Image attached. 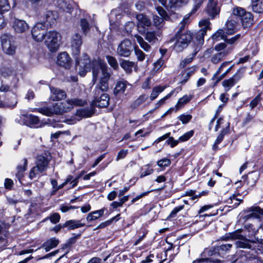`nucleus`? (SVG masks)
I'll list each match as a JSON object with an SVG mask.
<instances>
[{
  "instance_id": "45",
  "label": "nucleus",
  "mask_w": 263,
  "mask_h": 263,
  "mask_svg": "<svg viewBox=\"0 0 263 263\" xmlns=\"http://www.w3.org/2000/svg\"><path fill=\"white\" fill-rule=\"evenodd\" d=\"M62 114L69 111L72 109V106L70 102H69V99L67 100L65 102H60Z\"/></svg>"
},
{
  "instance_id": "37",
  "label": "nucleus",
  "mask_w": 263,
  "mask_h": 263,
  "mask_svg": "<svg viewBox=\"0 0 263 263\" xmlns=\"http://www.w3.org/2000/svg\"><path fill=\"white\" fill-rule=\"evenodd\" d=\"M80 26L85 35H87L90 31V26L89 22L85 18L80 20Z\"/></svg>"
},
{
  "instance_id": "5",
  "label": "nucleus",
  "mask_w": 263,
  "mask_h": 263,
  "mask_svg": "<svg viewBox=\"0 0 263 263\" xmlns=\"http://www.w3.org/2000/svg\"><path fill=\"white\" fill-rule=\"evenodd\" d=\"M1 45L3 52L10 55L15 53L16 45L15 37L9 33L3 34L1 36Z\"/></svg>"
},
{
  "instance_id": "29",
  "label": "nucleus",
  "mask_w": 263,
  "mask_h": 263,
  "mask_svg": "<svg viewBox=\"0 0 263 263\" xmlns=\"http://www.w3.org/2000/svg\"><path fill=\"white\" fill-rule=\"evenodd\" d=\"M227 126L225 128H223L220 132V133L217 136L213 145V149L216 150L218 149V145L223 140L224 136L228 133L229 129L230 124L227 123Z\"/></svg>"
},
{
  "instance_id": "25",
  "label": "nucleus",
  "mask_w": 263,
  "mask_h": 263,
  "mask_svg": "<svg viewBox=\"0 0 263 263\" xmlns=\"http://www.w3.org/2000/svg\"><path fill=\"white\" fill-rule=\"evenodd\" d=\"M21 118L25 121L24 124L27 125H37L40 122L39 118L32 114L22 115Z\"/></svg>"
},
{
  "instance_id": "49",
  "label": "nucleus",
  "mask_w": 263,
  "mask_h": 263,
  "mask_svg": "<svg viewBox=\"0 0 263 263\" xmlns=\"http://www.w3.org/2000/svg\"><path fill=\"white\" fill-rule=\"evenodd\" d=\"M220 260L212 258H200L194 260L193 263H219Z\"/></svg>"
},
{
  "instance_id": "3",
  "label": "nucleus",
  "mask_w": 263,
  "mask_h": 263,
  "mask_svg": "<svg viewBox=\"0 0 263 263\" xmlns=\"http://www.w3.org/2000/svg\"><path fill=\"white\" fill-rule=\"evenodd\" d=\"M49 160L47 156L39 155L37 157L35 161V166L33 167L29 173V177L32 180L40 177L41 174L46 171L47 169Z\"/></svg>"
},
{
  "instance_id": "60",
  "label": "nucleus",
  "mask_w": 263,
  "mask_h": 263,
  "mask_svg": "<svg viewBox=\"0 0 263 263\" xmlns=\"http://www.w3.org/2000/svg\"><path fill=\"white\" fill-rule=\"evenodd\" d=\"M204 1V0H194V5L190 14L195 13L201 7Z\"/></svg>"
},
{
  "instance_id": "43",
  "label": "nucleus",
  "mask_w": 263,
  "mask_h": 263,
  "mask_svg": "<svg viewBox=\"0 0 263 263\" xmlns=\"http://www.w3.org/2000/svg\"><path fill=\"white\" fill-rule=\"evenodd\" d=\"M164 89L165 87L161 86H157L154 87L150 96V99L151 100H154L155 99L158 97L159 94L162 92Z\"/></svg>"
},
{
  "instance_id": "38",
  "label": "nucleus",
  "mask_w": 263,
  "mask_h": 263,
  "mask_svg": "<svg viewBox=\"0 0 263 263\" xmlns=\"http://www.w3.org/2000/svg\"><path fill=\"white\" fill-rule=\"evenodd\" d=\"M229 52L228 51H224L217 53L213 55L211 58V62L214 64H217Z\"/></svg>"
},
{
  "instance_id": "13",
  "label": "nucleus",
  "mask_w": 263,
  "mask_h": 263,
  "mask_svg": "<svg viewBox=\"0 0 263 263\" xmlns=\"http://www.w3.org/2000/svg\"><path fill=\"white\" fill-rule=\"evenodd\" d=\"M133 51L132 44L129 40H124L118 45L117 53L120 57H128Z\"/></svg>"
},
{
  "instance_id": "40",
  "label": "nucleus",
  "mask_w": 263,
  "mask_h": 263,
  "mask_svg": "<svg viewBox=\"0 0 263 263\" xmlns=\"http://www.w3.org/2000/svg\"><path fill=\"white\" fill-rule=\"evenodd\" d=\"M147 99V97L145 95H142L139 97L138 99L135 100L130 105L132 109H136L141 104L145 102Z\"/></svg>"
},
{
  "instance_id": "4",
  "label": "nucleus",
  "mask_w": 263,
  "mask_h": 263,
  "mask_svg": "<svg viewBox=\"0 0 263 263\" xmlns=\"http://www.w3.org/2000/svg\"><path fill=\"white\" fill-rule=\"evenodd\" d=\"M192 39V35L190 31L181 34H179V31L177 32L173 39V41H176L174 46V50L177 52H181L188 46Z\"/></svg>"
},
{
  "instance_id": "26",
  "label": "nucleus",
  "mask_w": 263,
  "mask_h": 263,
  "mask_svg": "<svg viewBox=\"0 0 263 263\" xmlns=\"http://www.w3.org/2000/svg\"><path fill=\"white\" fill-rule=\"evenodd\" d=\"M82 220H69L64 223V226L69 230H74L85 226V223L81 222Z\"/></svg>"
},
{
  "instance_id": "54",
  "label": "nucleus",
  "mask_w": 263,
  "mask_h": 263,
  "mask_svg": "<svg viewBox=\"0 0 263 263\" xmlns=\"http://www.w3.org/2000/svg\"><path fill=\"white\" fill-rule=\"evenodd\" d=\"M231 62L228 61V62H224L222 63L220 67L218 68V70L216 71V72L214 73L212 77V79L213 80H215L217 78V77L220 74V73L223 70V69L227 67L230 64Z\"/></svg>"
},
{
  "instance_id": "27",
  "label": "nucleus",
  "mask_w": 263,
  "mask_h": 263,
  "mask_svg": "<svg viewBox=\"0 0 263 263\" xmlns=\"http://www.w3.org/2000/svg\"><path fill=\"white\" fill-rule=\"evenodd\" d=\"M27 163V160L24 158L23 159L22 163L18 164L16 167L17 172L15 176L20 182L24 176V172L26 170Z\"/></svg>"
},
{
  "instance_id": "64",
  "label": "nucleus",
  "mask_w": 263,
  "mask_h": 263,
  "mask_svg": "<svg viewBox=\"0 0 263 263\" xmlns=\"http://www.w3.org/2000/svg\"><path fill=\"white\" fill-rule=\"evenodd\" d=\"M260 234L255 236L254 239L256 243H258L263 245V228L261 227H260Z\"/></svg>"
},
{
  "instance_id": "42",
  "label": "nucleus",
  "mask_w": 263,
  "mask_h": 263,
  "mask_svg": "<svg viewBox=\"0 0 263 263\" xmlns=\"http://www.w3.org/2000/svg\"><path fill=\"white\" fill-rule=\"evenodd\" d=\"M138 43L140 45L141 47L145 51H149L151 49L150 45L144 41L143 39L140 35H137L135 36Z\"/></svg>"
},
{
  "instance_id": "53",
  "label": "nucleus",
  "mask_w": 263,
  "mask_h": 263,
  "mask_svg": "<svg viewBox=\"0 0 263 263\" xmlns=\"http://www.w3.org/2000/svg\"><path fill=\"white\" fill-rule=\"evenodd\" d=\"M246 256L250 263H263V260L254 254H248Z\"/></svg>"
},
{
  "instance_id": "30",
  "label": "nucleus",
  "mask_w": 263,
  "mask_h": 263,
  "mask_svg": "<svg viewBox=\"0 0 263 263\" xmlns=\"http://www.w3.org/2000/svg\"><path fill=\"white\" fill-rule=\"evenodd\" d=\"M104 211L105 209L103 208L99 210L95 211L89 213L86 217L87 221L90 222L98 219L103 215Z\"/></svg>"
},
{
  "instance_id": "32",
  "label": "nucleus",
  "mask_w": 263,
  "mask_h": 263,
  "mask_svg": "<svg viewBox=\"0 0 263 263\" xmlns=\"http://www.w3.org/2000/svg\"><path fill=\"white\" fill-rule=\"evenodd\" d=\"M251 212L250 216L256 218L261 219L263 218V209L258 206L251 207L249 209Z\"/></svg>"
},
{
  "instance_id": "35",
  "label": "nucleus",
  "mask_w": 263,
  "mask_h": 263,
  "mask_svg": "<svg viewBox=\"0 0 263 263\" xmlns=\"http://www.w3.org/2000/svg\"><path fill=\"white\" fill-rule=\"evenodd\" d=\"M187 0H170L168 7L171 9H177L182 7L187 3Z\"/></svg>"
},
{
  "instance_id": "39",
  "label": "nucleus",
  "mask_w": 263,
  "mask_h": 263,
  "mask_svg": "<svg viewBox=\"0 0 263 263\" xmlns=\"http://www.w3.org/2000/svg\"><path fill=\"white\" fill-rule=\"evenodd\" d=\"M145 39L151 44H154L158 41L157 36H158V33H156L154 31L146 32Z\"/></svg>"
},
{
  "instance_id": "62",
  "label": "nucleus",
  "mask_w": 263,
  "mask_h": 263,
  "mask_svg": "<svg viewBox=\"0 0 263 263\" xmlns=\"http://www.w3.org/2000/svg\"><path fill=\"white\" fill-rule=\"evenodd\" d=\"M171 160L167 158H164L159 160L157 162V164L160 167L168 166L170 165Z\"/></svg>"
},
{
  "instance_id": "8",
  "label": "nucleus",
  "mask_w": 263,
  "mask_h": 263,
  "mask_svg": "<svg viewBox=\"0 0 263 263\" xmlns=\"http://www.w3.org/2000/svg\"><path fill=\"white\" fill-rule=\"evenodd\" d=\"M233 247V244L222 243L211 249H205L202 254L203 256L207 254L208 256H219L229 252Z\"/></svg>"
},
{
  "instance_id": "41",
  "label": "nucleus",
  "mask_w": 263,
  "mask_h": 263,
  "mask_svg": "<svg viewBox=\"0 0 263 263\" xmlns=\"http://www.w3.org/2000/svg\"><path fill=\"white\" fill-rule=\"evenodd\" d=\"M227 31L223 29H219L214 35L212 38L214 40L218 41L220 39L223 40L224 41L227 40Z\"/></svg>"
},
{
  "instance_id": "44",
  "label": "nucleus",
  "mask_w": 263,
  "mask_h": 263,
  "mask_svg": "<svg viewBox=\"0 0 263 263\" xmlns=\"http://www.w3.org/2000/svg\"><path fill=\"white\" fill-rule=\"evenodd\" d=\"M69 102L70 103L71 105L72 106V108H73V106H84L86 103L85 100L79 98H72L71 99H69Z\"/></svg>"
},
{
  "instance_id": "15",
  "label": "nucleus",
  "mask_w": 263,
  "mask_h": 263,
  "mask_svg": "<svg viewBox=\"0 0 263 263\" xmlns=\"http://www.w3.org/2000/svg\"><path fill=\"white\" fill-rule=\"evenodd\" d=\"M242 77V73L240 70H238L230 79L224 80L222 83V85L224 87V90L228 91Z\"/></svg>"
},
{
  "instance_id": "10",
  "label": "nucleus",
  "mask_w": 263,
  "mask_h": 263,
  "mask_svg": "<svg viewBox=\"0 0 263 263\" xmlns=\"http://www.w3.org/2000/svg\"><path fill=\"white\" fill-rule=\"evenodd\" d=\"M46 27L45 22L36 23L31 30L33 39L39 42L43 41L46 36Z\"/></svg>"
},
{
  "instance_id": "20",
  "label": "nucleus",
  "mask_w": 263,
  "mask_h": 263,
  "mask_svg": "<svg viewBox=\"0 0 263 263\" xmlns=\"http://www.w3.org/2000/svg\"><path fill=\"white\" fill-rule=\"evenodd\" d=\"M239 19L237 15L233 14L229 18L226 24L227 34L234 32L238 24Z\"/></svg>"
},
{
  "instance_id": "31",
  "label": "nucleus",
  "mask_w": 263,
  "mask_h": 263,
  "mask_svg": "<svg viewBox=\"0 0 263 263\" xmlns=\"http://www.w3.org/2000/svg\"><path fill=\"white\" fill-rule=\"evenodd\" d=\"M245 227L246 230L249 233L248 236H250L251 238H254L255 236H257V235H259L260 233V228L259 229H257L255 228L252 224L247 223Z\"/></svg>"
},
{
  "instance_id": "28",
  "label": "nucleus",
  "mask_w": 263,
  "mask_h": 263,
  "mask_svg": "<svg viewBox=\"0 0 263 263\" xmlns=\"http://www.w3.org/2000/svg\"><path fill=\"white\" fill-rule=\"evenodd\" d=\"M93 114V107L90 105L88 107L78 109L76 115L80 117H89Z\"/></svg>"
},
{
  "instance_id": "63",
  "label": "nucleus",
  "mask_w": 263,
  "mask_h": 263,
  "mask_svg": "<svg viewBox=\"0 0 263 263\" xmlns=\"http://www.w3.org/2000/svg\"><path fill=\"white\" fill-rule=\"evenodd\" d=\"M192 116L190 115H181L178 117L179 119L183 124L187 123L191 119Z\"/></svg>"
},
{
  "instance_id": "55",
  "label": "nucleus",
  "mask_w": 263,
  "mask_h": 263,
  "mask_svg": "<svg viewBox=\"0 0 263 263\" xmlns=\"http://www.w3.org/2000/svg\"><path fill=\"white\" fill-rule=\"evenodd\" d=\"M164 20H165L161 17H159L157 15L153 16L154 25L159 28L162 26Z\"/></svg>"
},
{
  "instance_id": "46",
  "label": "nucleus",
  "mask_w": 263,
  "mask_h": 263,
  "mask_svg": "<svg viewBox=\"0 0 263 263\" xmlns=\"http://www.w3.org/2000/svg\"><path fill=\"white\" fill-rule=\"evenodd\" d=\"M106 59L109 64V65L115 70H117L119 68L118 62L116 59L110 55H107Z\"/></svg>"
},
{
  "instance_id": "59",
  "label": "nucleus",
  "mask_w": 263,
  "mask_h": 263,
  "mask_svg": "<svg viewBox=\"0 0 263 263\" xmlns=\"http://www.w3.org/2000/svg\"><path fill=\"white\" fill-rule=\"evenodd\" d=\"M194 133V131L192 130L185 133L183 135L179 137V140L180 142H184L188 140L190 138H191L193 136Z\"/></svg>"
},
{
  "instance_id": "48",
  "label": "nucleus",
  "mask_w": 263,
  "mask_h": 263,
  "mask_svg": "<svg viewBox=\"0 0 263 263\" xmlns=\"http://www.w3.org/2000/svg\"><path fill=\"white\" fill-rule=\"evenodd\" d=\"M10 9L9 0H0V11L7 12Z\"/></svg>"
},
{
  "instance_id": "17",
  "label": "nucleus",
  "mask_w": 263,
  "mask_h": 263,
  "mask_svg": "<svg viewBox=\"0 0 263 263\" xmlns=\"http://www.w3.org/2000/svg\"><path fill=\"white\" fill-rule=\"evenodd\" d=\"M82 44V40L81 36L78 33L74 34L71 39V48L72 53L74 55H78L79 54Z\"/></svg>"
},
{
  "instance_id": "1",
  "label": "nucleus",
  "mask_w": 263,
  "mask_h": 263,
  "mask_svg": "<svg viewBox=\"0 0 263 263\" xmlns=\"http://www.w3.org/2000/svg\"><path fill=\"white\" fill-rule=\"evenodd\" d=\"M100 75V81L93 90L94 103L96 106L104 108L108 106L109 102V95L106 92L109 88L108 81L110 74L108 72V67L106 64L97 63L93 64V81L96 82Z\"/></svg>"
},
{
  "instance_id": "23",
  "label": "nucleus",
  "mask_w": 263,
  "mask_h": 263,
  "mask_svg": "<svg viewBox=\"0 0 263 263\" xmlns=\"http://www.w3.org/2000/svg\"><path fill=\"white\" fill-rule=\"evenodd\" d=\"M50 99L52 101H58L64 99L66 97L65 91L54 87H50Z\"/></svg>"
},
{
  "instance_id": "52",
  "label": "nucleus",
  "mask_w": 263,
  "mask_h": 263,
  "mask_svg": "<svg viewBox=\"0 0 263 263\" xmlns=\"http://www.w3.org/2000/svg\"><path fill=\"white\" fill-rule=\"evenodd\" d=\"M61 218L60 214L58 213H54L50 216L47 217L45 220L49 219L53 224H56L59 222Z\"/></svg>"
},
{
  "instance_id": "50",
  "label": "nucleus",
  "mask_w": 263,
  "mask_h": 263,
  "mask_svg": "<svg viewBox=\"0 0 263 263\" xmlns=\"http://www.w3.org/2000/svg\"><path fill=\"white\" fill-rule=\"evenodd\" d=\"M154 172V170L149 165H145L141 168L140 177L142 178L147 175L152 174Z\"/></svg>"
},
{
  "instance_id": "9",
  "label": "nucleus",
  "mask_w": 263,
  "mask_h": 263,
  "mask_svg": "<svg viewBox=\"0 0 263 263\" xmlns=\"http://www.w3.org/2000/svg\"><path fill=\"white\" fill-rule=\"evenodd\" d=\"M76 66L79 74L81 77L85 76L87 72L90 70V61L88 55L84 53L82 59L79 60L76 59Z\"/></svg>"
},
{
  "instance_id": "6",
  "label": "nucleus",
  "mask_w": 263,
  "mask_h": 263,
  "mask_svg": "<svg viewBox=\"0 0 263 263\" xmlns=\"http://www.w3.org/2000/svg\"><path fill=\"white\" fill-rule=\"evenodd\" d=\"M45 43L51 52H55L59 49L60 43V35L56 31L46 32L44 39Z\"/></svg>"
},
{
  "instance_id": "7",
  "label": "nucleus",
  "mask_w": 263,
  "mask_h": 263,
  "mask_svg": "<svg viewBox=\"0 0 263 263\" xmlns=\"http://www.w3.org/2000/svg\"><path fill=\"white\" fill-rule=\"evenodd\" d=\"M233 13L237 15L239 21L241 20L243 28L250 27L253 24V16L251 12H247L241 7H237L234 8Z\"/></svg>"
},
{
  "instance_id": "19",
  "label": "nucleus",
  "mask_w": 263,
  "mask_h": 263,
  "mask_svg": "<svg viewBox=\"0 0 263 263\" xmlns=\"http://www.w3.org/2000/svg\"><path fill=\"white\" fill-rule=\"evenodd\" d=\"M12 28L16 33H23L29 29V25L24 20L14 18L12 23Z\"/></svg>"
},
{
  "instance_id": "57",
  "label": "nucleus",
  "mask_w": 263,
  "mask_h": 263,
  "mask_svg": "<svg viewBox=\"0 0 263 263\" xmlns=\"http://www.w3.org/2000/svg\"><path fill=\"white\" fill-rule=\"evenodd\" d=\"M197 53V51H196L192 57H187L184 60H183L180 64V67L183 68L187 64H189L191 63L193 59V57L195 56L196 54Z\"/></svg>"
},
{
  "instance_id": "2",
  "label": "nucleus",
  "mask_w": 263,
  "mask_h": 263,
  "mask_svg": "<svg viewBox=\"0 0 263 263\" xmlns=\"http://www.w3.org/2000/svg\"><path fill=\"white\" fill-rule=\"evenodd\" d=\"M248 238L246 236H243L239 232H235L230 234L229 237L232 239H238V241L235 242L236 248L247 249L254 250L255 249L256 242L254 238H251L250 236H248ZM229 237H225L223 239L226 240Z\"/></svg>"
},
{
  "instance_id": "34",
  "label": "nucleus",
  "mask_w": 263,
  "mask_h": 263,
  "mask_svg": "<svg viewBox=\"0 0 263 263\" xmlns=\"http://www.w3.org/2000/svg\"><path fill=\"white\" fill-rule=\"evenodd\" d=\"M252 7L254 12L262 13L263 12V0H252Z\"/></svg>"
},
{
  "instance_id": "58",
  "label": "nucleus",
  "mask_w": 263,
  "mask_h": 263,
  "mask_svg": "<svg viewBox=\"0 0 263 263\" xmlns=\"http://www.w3.org/2000/svg\"><path fill=\"white\" fill-rule=\"evenodd\" d=\"M190 14H187L184 16L183 20L180 22L179 29L178 32L179 31V34L183 33L182 30L184 29L185 25L187 23Z\"/></svg>"
},
{
  "instance_id": "51",
  "label": "nucleus",
  "mask_w": 263,
  "mask_h": 263,
  "mask_svg": "<svg viewBox=\"0 0 263 263\" xmlns=\"http://www.w3.org/2000/svg\"><path fill=\"white\" fill-rule=\"evenodd\" d=\"M164 64V60L160 58L154 63L153 71L155 72L160 71L162 69V67Z\"/></svg>"
},
{
  "instance_id": "56",
  "label": "nucleus",
  "mask_w": 263,
  "mask_h": 263,
  "mask_svg": "<svg viewBox=\"0 0 263 263\" xmlns=\"http://www.w3.org/2000/svg\"><path fill=\"white\" fill-rule=\"evenodd\" d=\"M135 53L138 61H143L145 59V54L139 48L135 49Z\"/></svg>"
},
{
  "instance_id": "33",
  "label": "nucleus",
  "mask_w": 263,
  "mask_h": 263,
  "mask_svg": "<svg viewBox=\"0 0 263 263\" xmlns=\"http://www.w3.org/2000/svg\"><path fill=\"white\" fill-rule=\"evenodd\" d=\"M120 66L125 70L126 73H130L133 71L135 63L128 60H123L120 63Z\"/></svg>"
},
{
  "instance_id": "61",
  "label": "nucleus",
  "mask_w": 263,
  "mask_h": 263,
  "mask_svg": "<svg viewBox=\"0 0 263 263\" xmlns=\"http://www.w3.org/2000/svg\"><path fill=\"white\" fill-rule=\"evenodd\" d=\"M158 14L160 15V16L165 20H167L168 18V16L166 12V11L161 7H157L156 8Z\"/></svg>"
},
{
  "instance_id": "16",
  "label": "nucleus",
  "mask_w": 263,
  "mask_h": 263,
  "mask_svg": "<svg viewBox=\"0 0 263 263\" xmlns=\"http://www.w3.org/2000/svg\"><path fill=\"white\" fill-rule=\"evenodd\" d=\"M38 111L47 116H51L53 114H62L60 102L56 103L50 107H42L38 109Z\"/></svg>"
},
{
  "instance_id": "11",
  "label": "nucleus",
  "mask_w": 263,
  "mask_h": 263,
  "mask_svg": "<svg viewBox=\"0 0 263 263\" xmlns=\"http://www.w3.org/2000/svg\"><path fill=\"white\" fill-rule=\"evenodd\" d=\"M137 28L141 34H145L151 26V21L146 15L142 13L136 15Z\"/></svg>"
},
{
  "instance_id": "47",
  "label": "nucleus",
  "mask_w": 263,
  "mask_h": 263,
  "mask_svg": "<svg viewBox=\"0 0 263 263\" xmlns=\"http://www.w3.org/2000/svg\"><path fill=\"white\" fill-rule=\"evenodd\" d=\"M254 115L248 113L246 117L242 121V125L243 126L250 125L251 123L254 121Z\"/></svg>"
},
{
  "instance_id": "22",
  "label": "nucleus",
  "mask_w": 263,
  "mask_h": 263,
  "mask_svg": "<svg viewBox=\"0 0 263 263\" xmlns=\"http://www.w3.org/2000/svg\"><path fill=\"white\" fill-rule=\"evenodd\" d=\"M58 17V14L55 11H46L43 14V22L47 26L48 25L50 26L53 25Z\"/></svg>"
},
{
  "instance_id": "12",
  "label": "nucleus",
  "mask_w": 263,
  "mask_h": 263,
  "mask_svg": "<svg viewBox=\"0 0 263 263\" xmlns=\"http://www.w3.org/2000/svg\"><path fill=\"white\" fill-rule=\"evenodd\" d=\"M210 22L208 19H204L199 22V25L202 27L200 30L195 34V40L197 44L201 46L204 43V36L205 35L208 29H210Z\"/></svg>"
},
{
  "instance_id": "24",
  "label": "nucleus",
  "mask_w": 263,
  "mask_h": 263,
  "mask_svg": "<svg viewBox=\"0 0 263 263\" xmlns=\"http://www.w3.org/2000/svg\"><path fill=\"white\" fill-rule=\"evenodd\" d=\"M197 69L198 67L197 66H193L182 71L181 83H185L190 79V77L194 74Z\"/></svg>"
},
{
  "instance_id": "18",
  "label": "nucleus",
  "mask_w": 263,
  "mask_h": 263,
  "mask_svg": "<svg viewBox=\"0 0 263 263\" xmlns=\"http://www.w3.org/2000/svg\"><path fill=\"white\" fill-rule=\"evenodd\" d=\"M128 85H130L129 83L125 80L122 79L117 81L113 89V94L116 97L120 96L124 94Z\"/></svg>"
},
{
  "instance_id": "14",
  "label": "nucleus",
  "mask_w": 263,
  "mask_h": 263,
  "mask_svg": "<svg viewBox=\"0 0 263 263\" xmlns=\"http://www.w3.org/2000/svg\"><path fill=\"white\" fill-rule=\"evenodd\" d=\"M220 7L214 0H208L205 11L211 19H214L219 14Z\"/></svg>"
},
{
  "instance_id": "21",
  "label": "nucleus",
  "mask_w": 263,
  "mask_h": 263,
  "mask_svg": "<svg viewBox=\"0 0 263 263\" xmlns=\"http://www.w3.org/2000/svg\"><path fill=\"white\" fill-rule=\"evenodd\" d=\"M57 63L59 65L68 69L71 66V59L66 52H63L59 54Z\"/></svg>"
},
{
  "instance_id": "36",
  "label": "nucleus",
  "mask_w": 263,
  "mask_h": 263,
  "mask_svg": "<svg viewBox=\"0 0 263 263\" xmlns=\"http://www.w3.org/2000/svg\"><path fill=\"white\" fill-rule=\"evenodd\" d=\"M59 240L55 238H51L49 240L46 242L43 246L46 252L49 251L50 249L55 248L59 244Z\"/></svg>"
}]
</instances>
